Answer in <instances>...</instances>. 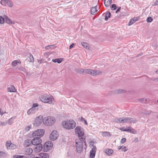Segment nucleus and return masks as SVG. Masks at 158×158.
I'll return each mask as SVG.
<instances>
[{
	"mask_svg": "<svg viewBox=\"0 0 158 158\" xmlns=\"http://www.w3.org/2000/svg\"><path fill=\"white\" fill-rule=\"evenodd\" d=\"M137 20L138 19H137V17L134 18L133 19H132L130 20L129 22L128 23V25L130 26L132 24L134 23L135 22L137 21Z\"/></svg>",
	"mask_w": 158,
	"mask_h": 158,
	"instance_id": "obj_22",
	"label": "nucleus"
},
{
	"mask_svg": "<svg viewBox=\"0 0 158 158\" xmlns=\"http://www.w3.org/2000/svg\"><path fill=\"white\" fill-rule=\"evenodd\" d=\"M27 150L29 151V152L28 153L29 154H31L32 152V149L31 148H29V149H27Z\"/></svg>",
	"mask_w": 158,
	"mask_h": 158,
	"instance_id": "obj_59",
	"label": "nucleus"
},
{
	"mask_svg": "<svg viewBox=\"0 0 158 158\" xmlns=\"http://www.w3.org/2000/svg\"><path fill=\"white\" fill-rule=\"evenodd\" d=\"M127 92V91L123 89H118L116 90L115 93L116 94L125 93Z\"/></svg>",
	"mask_w": 158,
	"mask_h": 158,
	"instance_id": "obj_25",
	"label": "nucleus"
},
{
	"mask_svg": "<svg viewBox=\"0 0 158 158\" xmlns=\"http://www.w3.org/2000/svg\"><path fill=\"white\" fill-rule=\"evenodd\" d=\"M5 22L10 24H14L15 23L14 21H11L10 19L6 15H5Z\"/></svg>",
	"mask_w": 158,
	"mask_h": 158,
	"instance_id": "obj_14",
	"label": "nucleus"
},
{
	"mask_svg": "<svg viewBox=\"0 0 158 158\" xmlns=\"http://www.w3.org/2000/svg\"><path fill=\"white\" fill-rule=\"evenodd\" d=\"M94 141L92 140L89 141V145L90 147H93L94 146Z\"/></svg>",
	"mask_w": 158,
	"mask_h": 158,
	"instance_id": "obj_44",
	"label": "nucleus"
},
{
	"mask_svg": "<svg viewBox=\"0 0 158 158\" xmlns=\"http://www.w3.org/2000/svg\"><path fill=\"white\" fill-rule=\"evenodd\" d=\"M52 146L53 143L52 141H48L47 142L44 144L43 151L44 152H47L52 148Z\"/></svg>",
	"mask_w": 158,
	"mask_h": 158,
	"instance_id": "obj_5",
	"label": "nucleus"
},
{
	"mask_svg": "<svg viewBox=\"0 0 158 158\" xmlns=\"http://www.w3.org/2000/svg\"><path fill=\"white\" fill-rule=\"evenodd\" d=\"M0 3L4 6H6L7 5L10 7L13 6V3L11 0H1Z\"/></svg>",
	"mask_w": 158,
	"mask_h": 158,
	"instance_id": "obj_10",
	"label": "nucleus"
},
{
	"mask_svg": "<svg viewBox=\"0 0 158 158\" xmlns=\"http://www.w3.org/2000/svg\"><path fill=\"white\" fill-rule=\"evenodd\" d=\"M126 141V139L125 138H122L121 141V143H124Z\"/></svg>",
	"mask_w": 158,
	"mask_h": 158,
	"instance_id": "obj_53",
	"label": "nucleus"
},
{
	"mask_svg": "<svg viewBox=\"0 0 158 158\" xmlns=\"http://www.w3.org/2000/svg\"><path fill=\"white\" fill-rule=\"evenodd\" d=\"M41 139L40 137H36L33 139L31 141V143L32 144L34 145H36L42 143Z\"/></svg>",
	"mask_w": 158,
	"mask_h": 158,
	"instance_id": "obj_11",
	"label": "nucleus"
},
{
	"mask_svg": "<svg viewBox=\"0 0 158 158\" xmlns=\"http://www.w3.org/2000/svg\"><path fill=\"white\" fill-rule=\"evenodd\" d=\"M44 134V130L43 129H40L35 131L32 134V137L40 136L41 137L43 136Z\"/></svg>",
	"mask_w": 158,
	"mask_h": 158,
	"instance_id": "obj_7",
	"label": "nucleus"
},
{
	"mask_svg": "<svg viewBox=\"0 0 158 158\" xmlns=\"http://www.w3.org/2000/svg\"><path fill=\"white\" fill-rule=\"evenodd\" d=\"M117 8L116 5L114 4H112L110 6L111 10H116Z\"/></svg>",
	"mask_w": 158,
	"mask_h": 158,
	"instance_id": "obj_32",
	"label": "nucleus"
},
{
	"mask_svg": "<svg viewBox=\"0 0 158 158\" xmlns=\"http://www.w3.org/2000/svg\"><path fill=\"white\" fill-rule=\"evenodd\" d=\"M39 156L41 158H49V156L47 153H40L39 154Z\"/></svg>",
	"mask_w": 158,
	"mask_h": 158,
	"instance_id": "obj_17",
	"label": "nucleus"
},
{
	"mask_svg": "<svg viewBox=\"0 0 158 158\" xmlns=\"http://www.w3.org/2000/svg\"><path fill=\"white\" fill-rule=\"evenodd\" d=\"M30 140V139H28L25 140L24 143V145L25 146L27 147L30 146L31 144L30 143V142H31Z\"/></svg>",
	"mask_w": 158,
	"mask_h": 158,
	"instance_id": "obj_24",
	"label": "nucleus"
},
{
	"mask_svg": "<svg viewBox=\"0 0 158 158\" xmlns=\"http://www.w3.org/2000/svg\"><path fill=\"white\" fill-rule=\"evenodd\" d=\"M96 152H92L90 151L89 154V157L90 158H94Z\"/></svg>",
	"mask_w": 158,
	"mask_h": 158,
	"instance_id": "obj_29",
	"label": "nucleus"
},
{
	"mask_svg": "<svg viewBox=\"0 0 158 158\" xmlns=\"http://www.w3.org/2000/svg\"><path fill=\"white\" fill-rule=\"evenodd\" d=\"M121 8L120 6L118 7L117 9L115 11V13H117L118 12H120Z\"/></svg>",
	"mask_w": 158,
	"mask_h": 158,
	"instance_id": "obj_55",
	"label": "nucleus"
},
{
	"mask_svg": "<svg viewBox=\"0 0 158 158\" xmlns=\"http://www.w3.org/2000/svg\"><path fill=\"white\" fill-rule=\"evenodd\" d=\"M74 45H75V44L72 43L69 46V49H71L72 48Z\"/></svg>",
	"mask_w": 158,
	"mask_h": 158,
	"instance_id": "obj_56",
	"label": "nucleus"
},
{
	"mask_svg": "<svg viewBox=\"0 0 158 158\" xmlns=\"http://www.w3.org/2000/svg\"><path fill=\"white\" fill-rule=\"evenodd\" d=\"M5 22V15L4 17H3L2 16H0V23L1 24H3Z\"/></svg>",
	"mask_w": 158,
	"mask_h": 158,
	"instance_id": "obj_33",
	"label": "nucleus"
},
{
	"mask_svg": "<svg viewBox=\"0 0 158 158\" xmlns=\"http://www.w3.org/2000/svg\"><path fill=\"white\" fill-rule=\"evenodd\" d=\"M131 127H128L127 128H126L125 129V131H127L128 132H130L131 131Z\"/></svg>",
	"mask_w": 158,
	"mask_h": 158,
	"instance_id": "obj_49",
	"label": "nucleus"
},
{
	"mask_svg": "<svg viewBox=\"0 0 158 158\" xmlns=\"http://www.w3.org/2000/svg\"><path fill=\"white\" fill-rule=\"evenodd\" d=\"M121 119L120 118H115L114 119V121L116 123H120Z\"/></svg>",
	"mask_w": 158,
	"mask_h": 158,
	"instance_id": "obj_46",
	"label": "nucleus"
},
{
	"mask_svg": "<svg viewBox=\"0 0 158 158\" xmlns=\"http://www.w3.org/2000/svg\"><path fill=\"white\" fill-rule=\"evenodd\" d=\"M8 91L10 92H15L16 91L15 87L13 85H11L8 89Z\"/></svg>",
	"mask_w": 158,
	"mask_h": 158,
	"instance_id": "obj_19",
	"label": "nucleus"
},
{
	"mask_svg": "<svg viewBox=\"0 0 158 158\" xmlns=\"http://www.w3.org/2000/svg\"><path fill=\"white\" fill-rule=\"evenodd\" d=\"M77 72L78 73L81 74H84V69H77Z\"/></svg>",
	"mask_w": 158,
	"mask_h": 158,
	"instance_id": "obj_37",
	"label": "nucleus"
},
{
	"mask_svg": "<svg viewBox=\"0 0 158 158\" xmlns=\"http://www.w3.org/2000/svg\"><path fill=\"white\" fill-rule=\"evenodd\" d=\"M62 125L63 127L68 130L74 128L76 126V123L73 120H69L63 121Z\"/></svg>",
	"mask_w": 158,
	"mask_h": 158,
	"instance_id": "obj_1",
	"label": "nucleus"
},
{
	"mask_svg": "<svg viewBox=\"0 0 158 158\" xmlns=\"http://www.w3.org/2000/svg\"><path fill=\"white\" fill-rule=\"evenodd\" d=\"M59 136V134L57 131L56 130L53 131L50 135V140L52 141H55Z\"/></svg>",
	"mask_w": 158,
	"mask_h": 158,
	"instance_id": "obj_9",
	"label": "nucleus"
},
{
	"mask_svg": "<svg viewBox=\"0 0 158 158\" xmlns=\"http://www.w3.org/2000/svg\"><path fill=\"white\" fill-rule=\"evenodd\" d=\"M39 106V104L38 103H34L33 104V105H32V107H33V108H35L36 107H37L38 106Z\"/></svg>",
	"mask_w": 158,
	"mask_h": 158,
	"instance_id": "obj_51",
	"label": "nucleus"
},
{
	"mask_svg": "<svg viewBox=\"0 0 158 158\" xmlns=\"http://www.w3.org/2000/svg\"><path fill=\"white\" fill-rule=\"evenodd\" d=\"M55 45H49L47 46H46L45 47V48L47 49L52 48H53V47L55 46Z\"/></svg>",
	"mask_w": 158,
	"mask_h": 158,
	"instance_id": "obj_41",
	"label": "nucleus"
},
{
	"mask_svg": "<svg viewBox=\"0 0 158 158\" xmlns=\"http://www.w3.org/2000/svg\"><path fill=\"white\" fill-rule=\"evenodd\" d=\"M97 6H95L92 7L91 9V14L92 15H94L95 13L98 11L97 10Z\"/></svg>",
	"mask_w": 158,
	"mask_h": 158,
	"instance_id": "obj_18",
	"label": "nucleus"
},
{
	"mask_svg": "<svg viewBox=\"0 0 158 158\" xmlns=\"http://www.w3.org/2000/svg\"><path fill=\"white\" fill-rule=\"evenodd\" d=\"M0 114L1 115H2L4 114L3 112V111H1V109H0Z\"/></svg>",
	"mask_w": 158,
	"mask_h": 158,
	"instance_id": "obj_64",
	"label": "nucleus"
},
{
	"mask_svg": "<svg viewBox=\"0 0 158 158\" xmlns=\"http://www.w3.org/2000/svg\"><path fill=\"white\" fill-rule=\"evenodd\" d=\"M130 132L133 134H136V131L131 127V131H130Z\"/></svg>",
	"mask_w": 158,
	"mask_h": 158,
	"instance_id": "obj_45",
	"label": "nucleus"
},
{
	"mask_svg": "<svg viewBox=\"0 0 158 158\" xmlns=\"http://www.w3.org/2000/svg\"><path fill=\"white\" fill-rule=\"evenodd\" d=\"M25 156L19 155H15L13 156L14 158H23Z\"/></svg>",
	"mask_w": 158,
	"mask_h": 158,
	"instance_id": "obj_36",
	"label": "nucleus"
},
{
	"mask_svg": "<svg viewBox=\"0 0 158 158\" xmlns=\"http://www.w3.org/2000/svg\"><path fill=\"white\" fill-rule=\"evenodd\" d=\"M5 155V153L2 152H0V157H3Z\"/></svg>",
	"mask_w": 158,
	"mask_h": 158,
	"instance_id": "obj_54",
	"label": "nucleus"
},
{
	"mask_svg": "<svg viewBox=\"0 0 158 158\" xmlns=\"http://www.w3.org/2000/svg\"><path fill=\"white\" fill-rule=\"evenodd\" d=\"M1 126H5L7 124V122H2L1 121Z\"/></svg>",
	"mask_w": 158,
	"mask_h": 158,
	"instance_id": "obj_61",
	"label": "nucleus"
},
{
	"mask_svg": "<svg viewBox=\"0 0 158 158\" xmlns=\"http://www.w3.org/2000/svg\"><path fill=\"white\" fill-rule=\"evenodd\" d=\"M63 59L61 58H56L52 60V61L54 63H56L60 64L63 61Z\"/></svg>",
	"mask_w": 158,
	"mask_h": 158,
	"instance_id": "obj_21",
	"label": "nucleus"
},
{
	"mask_svg": "<svg viewBox=\"0 0 158 158\" xmlns=\"http://www.w3.org/2000/svg\"><path fill=\"white\" fill-rule=\"evenodd\" d=\"M133 141L135 142H137L139 141L138 139L137 138H136Z\"/></svg>",
	"mask_w": 158,
	"mask_h": 158,
	"instance_id": "obj_62",
	"label": "nucleus"
},
{
	"mask_svg": "<svg viewBox=\"0 0 158 158\" xmlns=\"http://www.w3.org/2000/svg\"><path fill=\"white\" fill-rule=\"evenodd\" d=\"M81 44H82V46L85 48L86 49H89V45L88 44L85 42H81Z\"/></svg>",
	"mask_w": 158,
	"mask_h": 158,
	"instance_id": "obj_28",
	"label": "nucleus"
},
{
	"mask_svg": "<svg viewBox=\"0 0 158 158\" xmlns=\"http://www.w3.org/2000/svg\"><path fill=\"white\" fill-rule=\"evenodd\" d=\"M12 145H15L14 144L11 143L10 141H8L6 142V145L7 147H12Z\"/></svg>",
	"mask_w": 158,
	"mask_h": 158,
	"instance_id": "obj_31",
	"label": "nucleus"
},
{
	"mask_svg": "<svg viewBox=\"0 0 158 158\" xmlns=\"http://www.w3.org/2000/svg\"><path fill=\"white\" fill-rule=\"evenodd\" d=\"M37 110V109L36 110V108H34L32 107L27 111V114L28 115L33 114L35 113V111Z\"/></svg>",
	"mask_w": 158,
	"mask_h": 158,
	"instance_id": "obj_15",
	"label": "nucleus"
},
{
	"mask_svg": "<svg viewBox=\"0 0 158 158\" xmlns=\"http://www.w3.org/2000/svg\"><path fill=\"white\" fill-rule=\"evenodd\" d=\"M153 19L152 17H148L147 19V21L148 23H151Z\"/></svg>",
	"mask_w": 158,
	"mask_h": 158,
	"instance_id": "obj_38",
	"label": "nucleus"
},
{
	"mask_svg": "<svg viewBox=\"0 0 158 158\" xmlns=\"http://www.w3.org/2000/svg\"><path fill=\"white\" fill-rule=\"evenodd\" d=\"M121 119L120 120V123H125V118H120Z\"/></svg>",
	"mask_w": 158,
	"mask_h": 158,
	"instance_id": "obj_48",
	"label": "nucleus"
},
{
	"mask_svg": "<svg viewBox=\"0 0 158 158\" xmlns=\"http://www.w3.org/2000/svg\"><path fill=\"white\" fill-rule=\"evenodd\" d=\"M15 119L14 117H11V118L8 120V123L9 125H11L13 123L12 119Z\"/></svg>",
	"mask_w": 158,
	"mask_h": 158,
	"instance_id": "obj_42",
	"label": "nucleus"
},
{
	"mask_svg": "<svg viewBox=\"0 0 158 158\" xmlns=\"http://www.w3.org/2000/svg\"><path fill=\"white\" fill-rule=\"evenodd\" d=\"M83 136H78L79 137L78 139H76L75 140H77V142H82V141H84L85 140V138Z\"/></svg>",
	"mask_w": 158,
	"mask_h": 158,
	"instance_id": "obj_30",
	"label": "nucleus"
},
{
	"mask_svg": "<svg viewBox=\"0 0 158 158\" xmlns=\"http://www.w3.org/2000/svg\"><path fill=\"white\" fill-rule=\"evenodd\" d=\"M29 59L30 60H29V61L30 62H34V58L33 56L31 55L30 54L29 56Z\"/></svg>",
	"mask_w": 158,
	"mask_h": 158,
	"instance_id": "obj_34",
	"label": "nucleus"
},
{
	"mask_svg": "<svg viewBox=\"0 0 158 158\" xmlns=\"http://www.w3.org/2000/svg\"><path fill=\"white\" fill-rule=\"evenodd\" d=\"M44 60L43 59H41V60H38V62L40 63H41V61H43Z\"/></svg>",
	"mask_w": 158,
	"mask_h": 158,
	"instance_id": "obj_63",
	"label": "nucleus"
},
{
	"mask_svg": "<svg viewBox=\"0 0 158 158\" xmlns=\"http://www.w3.org/2000/svg\"><path fill=\"white\" fill-rule=\"evenodd\" d=\"M19 70L23 71V72L26 73L27 74L28 73L26 69L23 67L21 66L18 68Z\"/></svg>",
	"mask_w": 158,
	"mask_h": 158,
	"instance_id": "obj_26",
	"label": "nucleus"
},
{
	"mask_svg": "<svg viewBox=\"0 0 158 158\" xmlns=\"http://www.w3.org/2000/svg\"><path fill=\"white\" fill-rule=\"evenodd\" d=\"M35 146H36L35 147L34 150L36 152H40L41 151L42 148H43V145L41 143Z\"/></svg>",
	"mask_w": 158,
	"mask_h": 158,
	"instance_id": "obj_12",
	"label": "nucleus"
},
{
	"mask_svg": "<svg viewBox=\"0 0 158 158\" xmlns=\"http://www.w3.org/2000/svg\"><path fill=\"white\" fill-rule=\"evenodd\" d=\"M42 122L44 123L43 116L40 115L35 118L33 125L35 127H38L40 126Z\"/></svg>",
	"mask_w": 158,
	"mask_h": 158,
	"instance_id": "obj_3",
	"label": "nucleus"
},
{
	"mask_svg": "<svg viewBox=\"0 0 158 158\" xmlns=\"http://www.w3.org/2000/svg\"><path fill=\"white\" fill-rule=\"evenodd\" d=\"M96 146L94 145V146H93V148H92V149L90 151L92 152H96Z\"/></svg>",
	"mask_w": 158,
	"mask_h": 158,
	"instance_id": "obj_50",
	"label": "nucleus"
},
{
	"mask_svg": "<svg viewBox=\"0 0 158 158\" xmlns=\"http://www.w3.org/2000/svg\"><path fill=\"white\" fill-rule=\"evenodd\" d=\"M122 150L123 152H126L127 150V149L126 147H124L122 148Z\"/></svg>",
	"mask_w": 158,
	"mask_h": 158,
	"instance_id": "obj_58",
	"label": "nucleus"
},
{
	"mask_svg": "<svg viewBox=\"0 0 158 158\" xmlns=\"http://www.w3.org/2000/svg\"><path fill=\"white\" fill-rule=\"evenodd\" d=\"M40 100L45 103H48L51 104L52 103L53 100H54L53 97L52 98L44 96H41L40 98Z\"/></svg>",
	"mask_w": 158,
	"mask_h": 158,
	"instance_id": "obj_4",
	"label": "nucleus"
},
{
	"mask_svg": "<svg viewBox=\"0 0 158 158\" xmlns=\"http://www.w3.org/2000/svg\"><path fill=\"white\" fill-rule=\"evenodd\" d=\"M90 69H84V74H89Z\"/></svg>",
	"mask_w": 158,
	"mask_h": 158,
	"instance_id": "obj_35",
	"label": "nucleus"
},
{
	"mask_svg": "<svg viewBox=\"0 0 158 158\" xmlns=\"http://www.w3.org/2000/svg\"><path fill=\"white\" fill-rule=\"evenodd\" d=\"M125 118V123H129V118L127 117V118Z\"/></svg>",
	"mask_w": 158,
	"mask_h": 158,
	"instance_id": "obj_57",
	"label": "nucleus"
},
{
	"mask_svg": "<svg viewBox=\"0 0 158 158\" xmlns=\"http://www.w3.org/2000/svg\"><path fill=\"white\" fill-rule=\"evenodd\" d=\"M125 129H126V128H125V127H123L120 128H119V129L122 131H125Z\"/></svg>",
	"mask_w": 158,
	"mask_h": 158,
	"instance_id": "obj_60",
	"label": "nucleus"
},
{
	"mask_svg": "<svg viewBox=\"0 0 158 158\" xmlns=\"http://www.w3.org/2000/svg\"><path fill=\"white\" fill-rule=\"evenodd\" d=\"M31 128V127L30 126H27L25 128V130L28 131L30 130Z\"/></svg>",
	"mask_w": 158,
	"mask_h": 158,
	"instance_id": "obj_52",
	"label": "nucleus"
},
{
	"mask_svg": "<svg viewBox=\"0 0 158 158\" xmlns=\"http://www.w3.org/2000/svg\"><path fill=\"white\" fill-rule=\"evenodd\" d=\"M101 72L99 70H94L90 69L89 74L92 76H95L101 73Z\"/></svg>",
	"mask_w": 158,
	"mask_h": 158,
	"instance_id": "obj_13",
	"label": "nucleus"
},
{
	"mask_svg": "<svg viewBox=\"0 0 158 158\" xmlns=\"http://www.w3.org/2000/svg\"><path fill=\"white\" fill-rule=\"evenodd\" d=\"M103 135L105 136H110L111 135L109 132L107 131L103 132Z\"/></svg>",
	"mask_w": 158,
	"mask_h": 158,
	"instance_id": "obj_40",
	"label": "nucleus"
},
{
	"mask_svg": "<svg viewBox=\"0 0 158 158\" xmlns=\"http://www.w3.org/2000/svg\"><path fill=\"white\" fill-rule=\"evenodd\" d=\"M17 60H15L13 61L12 63L11 64L14 67H15L17 65Z\"/></svg>",
	"mask_w": 158,
	"mask_h": 158,
	"instance_id": "obj_43",
	"label": "nucleus"
},
{
	"mask_svg": "<svg viewBox=\"0 0 158 158\" xmlns=\"http://www.w3.org/2000/svg\"><path fill=\"white\" fill-rule=\"evenodd\" d=\"M113 150L110 149H106L105 153L108 156H111L113 153Z\"/></svg>",
	"mask_w": 158,
	"mask_h": 158,
	"instance_id": "obj_23",
	"label": "nucleus"
},
{
	"mask_svg": "<svg viewBox=\"0 0 158 158\" xmlns=\"http://www.w3.org/2000/svg\"><path fill=\"white\" fill-rule=\"evenodd\" d=\"M138 122V120L135 118H129V123H135Z\"/></svg>",
	"mask_w": 158,
	"mask_h": 158,
	"instance_id": "obj_27",
	"label": "nucleus"
},
{
	"mask_svg": "<svg viewBox=\"0 0 158 158\" xmlns=\"http://www.w3.org/2000/svg\"><path fill=\"white\" fill-rule=\"evenodd\" d=\"M56 121V119L55 118L48 116L44 118V123L46 126H51L54 124Z\"/></svg>",
	"mask_w": 158,
	"mask_h": 158,
	"instance_id": "obj_2",
	"label": "nucleus"
},
{
	"mask_svg": "<svg viewBox=\"0 0 158 158\" xmlns=\"http://www.w3.org/2000/svg\"><path fill=\"white\" fill-rule=\"evenodd\" d=\"M112 0H104V2L105 6L106 7L109 6L111 4Z\"/></svg>",
	"mask_w": 158,
	"mask_h": 158,
	"instance_id": "obj_20",
	"label": "nucleus"
},
{
	"mask_svg": "<svg viewBox=\"0 0 158 158\" xmlns=\"http://www.w3.org/2000/svg\"><path fill=\"white\" fill-rule=\"evenodd\" d=\"M139 101L142 102H144V103H146V102L147 101V100L145 99H144V98H141L139 99Z\"/></svg>",
	"mask_w": 158,
	"mask_h": 158,
	"instance_id": "obj_47",
	"label": "nucleus"
},
{
	"mask_svg": "<svg viewBox=\"0 0 158 158\" xmlns=\"http://www.w3.org/2000/svg\"><path fill=\"white\" fill-rule=\"evenodd\" d=\"M105 14V20L107 21L109 18L111 17V14L110 11H107Z\"/></svg>",
	"mask_w": 158,
	"mask_h": 158,
	"instance_id": "obj_16",
	"label": "nucleus"
},
{
	"mask_svg": "<svg viewBox=\"0 0 158 158\" xmlns=\"http://www.w3.org/2000/svg\"><path fill=\"white\" fill-rule=\"evenodd\" d=\"M76 148L77 152L79 153H81L83 150V142H78L77 140H75Z\"/></svg>",
	"mask_w": 158,
	"mask_h": 158,
	"instance_id": "obj_6",
	"label": "nucleus"
},
{
	"mask_svg": "<svg viewBox=\"0 0 158 158\" xmlns=\"http://www.w3.org/2000/svg\"><path fill=\"white\" fill-rule=\"evenodd\" d=\"M75 132L76 134H77L78 136H84V132L83 129L80 126H77L75 129Z\"/></svg>",
	"mask_w": 158,
	"mask_h": 158,
	"instance_id": "obj_8",
	"label": "nucleus"
},
{
	"mask_svg": "<svg viewBox=\"0 0 158 158\" xmlns=\"http://www.w3.org/2000/svg\"><path fill=\"white\" fill-rule=\"evenodd\" d=\"M150 81L151 82H153V81H158V78L152 77L150 79Z\"/></svg>",
	"mask_w": 158,
	"mask_h": 158,
	"instance_id": "obj_39",
	"label": "nucleus"
}]
</instances>
